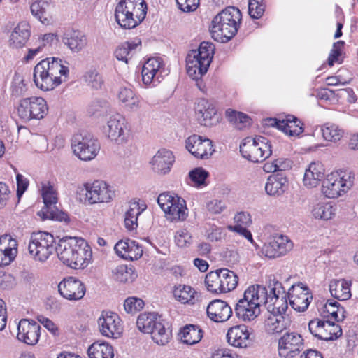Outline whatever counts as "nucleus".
Returning a JSON list of instances; mask_svg holds the SVG:
<instances>
[{
  "instance_id": "nucleus-1",
  "label": "nucleus",
  "mask_w": 358,
  "mask_h": 358,
  "mask_svg": "<svg viewBox=\"0 0 358 358\" xmlns=\"http://www.w3.org/2000/svg\"><path fill=\"white\" fill-rule=\"evenodd\" d=\"M59 259L74 269H83L91 262L92 250L82 238L66 236L60 239L57 246Z\"/></svg>"
},
{
  "instance_id": "nucleus-2",
  "label": "nucleus",
  "mask_w": 358,
  "mask_h": 358,
  "mask_svg": "<svg viewBox=\"0 0 358 358\" xmlns=\"http://www.w3.org/2000/svg\"><path fill=\"white\" fill-rule=\"evenodd\" d=\"M69 73L66 61L56 57L46 58L35 66L34 82L41 90L49 91L67 81Z\"/></svg>"
},
{
  "instance_id": "nucleus-3",
  "label": "nucleus",
  "mask_w": 358,
  "mask_h": 358,
  "mask_svg": "<svg viewBox=\"0 0 358 358\" xmlns=\"http://www.w3.org/2000/svg\"><path fill=\"white\" fill-rule=\"evenodd\" d=\"M241 17L239 9L234 6L222 10L212 20L210 27L212 38L217 42H228L236 34Z\"/></svg>"
},
{
  "instance_id": "nucleus-4",
  "label": "nucleus",
  "mask_w": 358,
  "mask_h": 358,
  "mask_svg": "<svg viewBox=\"0 0 358 358\" xmlns=\"http://www.w3.org/2000/svg\"><path fill=\"white\" fill-rule=\"evenodd\" d=\"M265 296L266 287L257 284L248 287L235 306L236 317L245 322L255 320L261 313Z\"/></svg>"
},
{
  "instance_id": "nucleus-5",
  "label": "nucleus",
  "mask_w": 358,
  "mask_h": 358,
  "mask_svg": "<svg viewBox=\"0 0 358 358\" xmlns=\"http://www.w3.org/2000/svg\"><path fill=\"white\" fill-rule=\"evenodd\" d=\"M215 46L212 43L203 41L201 43L198 50H192L186 57L187 73L190 78L196 81L199 88H201L199 78L205 74L210 64Z\"/></svg>"
},
{
  "instance_id": "nucleus-6",
  "label": "nucleus",
  "mask_w": 358,
  "mask_h": 358,
  "mask_svg": "<svg viewBox=\"0 0 358 358\" xmlns=\"http://www.w3.org/2000/svg\"><path fill=\"white\" fill-rule=\"evenodd\" d=\"M268 287L270 289L269 293L266 288V296L264 302L267 310L274 316H282L288 308V303L284 287L275 275H270L268 277Z\"/></svg>"
},
{
  "instance_id": "nucleus-7",
  "label": "nucleus",
  "mask_w": 358,
  "mask_h": 358,
  "mask_svg": "<svg viewBox=\"0 0 358 358\" xmlns=\"http://www.w3.org/2000/svg\"><path fill=\"white\" fill-rule=\"evenodd\" d=\"M354 176L350 171L339 170L328 174L322 182V192L330 199L345 194L353 185Z\"/></svg>"
},
{
  "instance_id": "nucleus-8",
  "label": "nucleus",
  "mask_w": 358,
  "mask_h": 358,
  "mask_svg": "<svg viewBox=\"0 0 358 358\" xmlns=\"http://www.w3.org/2000/svg\"><path fill=\"white\" fill-rule=\"evenodd\" d=\"M270 141L264 136L247 137L240 145L242 156L252 162H262L272 154Z\"/></svg>"
},
{
  "instance_id": "nucleus-9",
  "label": "nucleus",
  "mask_w": 358,
  "mask_h": 358,
  "mask_svg": "<svg viewBox=\"0 0 358 358\" xmlns=\"http://www.w3.org/2000/svg\"><path fill=\"white\" fill-rule=\"evenodd\" d=\"M28 249L36 261L44 262L55 251L57 252L55 238L45 231L34 232L31 236Z\"/></svg>"
},
{
  "instance_id": "nucleus-10",
  "label": "nucleus",
  "mask_w": 358,
  "mask_h": 358,
  "mask_svg": "<svg viewBox=\"0 0 358 358\" xmlns=\"http://www.w3.org/2000/svg\"><path fill=\"white\" fill-rule=\"evenodd\" d=\"M80 192L83 195V199L80 198V200L90 205L109 203L115 196L113 187L103 180L87 182Z\"/></svg>"
},
{
  "instance_id": "nucleus-11",
  "label": "nucleus",
  "mask_w": 358,
  "mask_h": 358,
  "mask_svg": "<svg viewBox=\"0 0 358 358\" xmlns=\"http://www.w3.org/2000/svg\"><path fill=\"white\" fill-rule=\"evenodd\" d=\"M41 192L44 207L38 212V215L43 220L68 221V215L62 210H59L55 206L57 202V192L54 186L49 182H44L42 184Z\"/></svg>"
},
{
  "instance_id": "nucleus-12",
  "label": "nucleus",
  "mask_w": 358,
  "mask_h": 358,
  "mask_svg": "<svg viewBox=\"0 0 358 358\" xmlns=\"http://www.w3.org/2000/svg\"><path fill=\"white\" fill-rule=\"evenodd\" d=\"M19 117L24 122L31 120H41L48 113L45 100L39 96L22 99L17 108Z\"/></svg>"
},
{
  "instance_id": "nucleus-13",
  "label": "nucleus",
  "mask_w": 358,
  "mask_h": 358,
  "mask_svg": "<svg viewBox=\"0 0 358 358\" xmlns=\"http://www.w3.org/2000/svg\"><path fill=\"white\" fill-rule=\"evenodd\" d=\"M157 203L166 214V218L172 222L184 221L188 215L185 201L178 196H171L167 193L160 194Z\"/></svg>"
},
{
  "instance_id": "nucleus-14",
  "label": "nucleus",
  "mask_w": 358,
  "mask_h": 358,
  "mask_svg": "<svg viewBox=\"0 0 358 358\" xmlns=\"http://www.w3.org/2000/svg\"><path fill=\"white\" fill-rule=\"evenodd\" d=\"M73 153L81 160L90 161L98 154L100 145L96 139L88 134H76L71 138Z\"/></svg>"
},
{
  "instance_id": "nucleus-15",
  "label": "nucleus",
  "mask_w": 358,
  "mask_h": 358,
  "mask_svg": "<svg viewBox=\"0 0 358 358\" xmlns=\"http://www.w3.org/2000/svg\"><path fill=\"white\" fill-rule=\"evenodd\" d=\"M103 131L108 138L117 145H123L128 141L127 122L120 113L113 114L108 117Z\"/></svg>"
},
{
  "instance_id": "nucleus-16",
  "label": "nucleus",
  "mask_w": 358,
  "mask_h": 358,
  "mask_svg": "<svg viewBox=\"0 0 358 358\" xmlns=\"http://www.w3.org/2000/svg\"><path fill=\"white\" fill-rule=\"evenodd\" d=\"M303 346V338L300 334L287 331L278 339V355L281 358H294L299 355Z\"/></svg>"
},
{
  "instance_id": "nucleus-17",
  "label": "nucleus",
  "mask_w": 358,
  "mask_h": 358,
  "mask_svg": "<svg viewBox=\"0 0 358 358\" xmlns=\"http://www.w3.org/2000/svg\"><path fill=\"white\" fill-rule=\"evenodd\" d=\"M308 329L315 337L324 341L335 340L342 335L341 327L329 320H312L308 323Z\"/></svg>"
},
{
  "instance_id": "nucleus-18",
  "label": "nucleus",
  "mask_w": 358,
  "mask_h": 358,
  "mask_svg": "<svg viewBox=\"0 0 358 358\" xmlns=\"http://www.w3.org/2000/svg\"><path fill=\"white\" fill-rule=\"evenodd\" d=\"M292 241L282 234H275L268 238L262 252L266 257L275 259L286 255L293 248Z\"/></svg>"
},
{
  "instance_id": "nucleus-19",
  "label": "nucleus",
  "mask_w": 358,
  "mask_h": 358,
  "mask_svg": "<svg viewBox=\"0 0 358 358\" xmlns=\"http://www.w3.org/2000/svg\"><path fill=\"white\" fill-rule=\"evenodd\" d=\"M268 127H277L289 136H296L303 131L301 122L292 115H286L280 118H267L264 120Z\"/></svg>"
},
{
  "instance_id": "nucleus-20",
  "label": "nucleus",
  "mask_w": 358,
  "mask_h": 358,
  "mask_svg": "<svg viewBox=\"0 0 358 358\" xmlns=\"http://www.w3.org/2000/svg\"><path fill=\"white\" fill-rule=\"evenodd\" d=\"M287 296L291 306L298 312H303L309 306L313 296L308 287L303 283L293 285L288 290Z\"/></svg>"
},
{
  "instance_id": "nucleus-21",
  "label": "nucleus",
  "mask_w": 358,
  "mask_h": 358,
  "mask_svg": "<svg viewBox=\"0 0 358 358\" xmlns=\"http://www.w3.org/2000/svg\"><path fill=\"white\" fill-rule=\"evenodd\" d=\"M195 112L200 123L204 126L211 127L220 120L216 107L213 101L206 99H199L195 105Z\"/></svg>"
},
{
  "instance_id": "nucleus-22",
  "label": "nucleus",
  "mask_w": 358,
  "mask_h": 358,
  "mask_svg": "<svg viewBox=\"0 0 358 358\" xmlns=\"http://www.w3.org/2000/svg\"><path fill=\"white\" fill-rule=\"evenodd\" d=\"M98 325L101 334L108 338H117L122 331L121 320L113 312H102L98 320Z\"/></svg>"
},
{
  "instance_id": "nucleus-23",
  "label": "nucleus",
  "mask_w": 358,
  "mask_h": 358,
  "mask_svg": "<svg viewBox=\"0 0 358 358\" xmlns=\"http://www.w3.org/2000/svg\"><path fill=\"white\" fill-rule=\"evenodd\" d=\"M185 147L192 155L199 159H207L214 152L211 140L196 134L187 138Z\"/></svg>"
},
{
  "instance_id": "nucleus-24",
  "label": "nucleus",
  "mask_w": 358,
  "mask_h": 358,
  "mask_svg": "<svg viewBox=\"0 0 358 358\" xmlns=\"http://www.w3.org/2000/svg\"><path fill=\"white\" fill-rule=\"evenodd\" d=\"M58 291L63 298L69 301H78L84 296L86 288L80 280L69 277L59 282Z\"/></svg>"
},
{
  "instance_id": "nucleus-25",
  "label": "nucleus",
  "mask_w": 358,
  "mask_h": 358,
  "mask_svg": "<svg viewBox=\"0 0 358 358\" xmlns=\"http://www.w3.org/2000/svg\"><path fill=\"white\" fill-rule=\"evenodd\" d=\"M40 325L34 320L22 319L17 326V338L27 345H36L40 337Z\"/></svg>"
},
{
  "instance_id": "nucleus-26",
  "label": "nucleus",
  "mask_w": 358,
  "mask_h": 358,
  "mask_svg": "<svg viewBox=\"0 0 358 358\" xmlns=\"http://www.w3.org/2000/svg\"><path fill=\"white\" fill-rule=\"evenodd\" d=\"M164 68L163 60L159 57L148 59L143 64L141 71L142 81L146 86L159 82V75Z\"/></svg>"
},
{
  "instance_id": "nucleus-27",
  "label": "nucleus",
  "mask_w": 358,
  "mask_h": 358,
  "mask_svg": "<svg viewBox=\"0 0 358 358\" xmlns=\"http://www.w3.org/2000/svg\"><path fill=\"white\" fill-rule=\"evenodd\" d=\"M175 162V157L171 150L160 149L152 157L150 164L154 172L159 175L169 173Z\"/></svg>"
},
{
  "instance_id": "nucleus-28",
  "label": "nucleus",
  "mask_w": 358,
  "mask_h": 358,
  "mask_svg": "<svg viewBox=\"0 0 358 358\" xmlns=\"http://www.w3.org/2000/svg\"><path fill=\"white\" fill-rule=\"evenodd\" d=\"M114 250L117 255L124 259L134 260L139 259L143 255V249L138 242L131 239L119 241Z\"/></svg>"
},
{
  "instance_id": "nucleus-29",
  "label": "nucleus",
  "mask_w": 358,
  "mask_h": 358,
  "mask_svg": "<svg viewBox=\"0 0 358 358\" xmlns=\"http://www.w3.org/2000/svg\"><path fill=\"white\" fill-rule=\"evenodd\" d=\"M208 317L213 322H224L232 315L231 308L224 301L213 300L206 308Z\"/></svg>"
},
{
  "instance_id": "nucleus-30",
  "label": "nucleus",
  "mask_w": 358,
  "mask_h": 358,
  "mask_svg": "<svg viewBox=\"0 0 358 358\" xmlns=\"http://www.w3.org/2000/svg\"><path fill=\"white\" fill-rule=\"evenodd\" d=\"M250 333L247 326L238 324L231 327L227 332L228 343L236 348H246L250 345Z\"/></svg>"
},
{
  "instance_id": "nucleus-31",
  "label": "nucleus",
  "mask_w": 358,
  "mask_h": 358,
  "mask_svg": "<svg viewBox=\"0 0 358 358\" xmlns=\"http://www.w3.org/2000/svg\"><path fill=\"white\" fill-rule=\"evenodd\" d=\"M123 0H121L116 6L115 10V17L117 23L123 29H131L139 25L142 21L136 19L134 15L131 14L128 8L126 7Z\"/></svg>"
},
{
  "instance_id": "nucleus-32",
  "label": "nucleus",
  "mask_w": 358,
  "mask_h": 358,
  "mask_svg": "<svg viewBox=\"0 0 358 358\" xmlns=\"http://www.w3.org/2000/svg\"><path fill=\"white\" fill-rule=\"evenodd\" d=\"M324 169L320 162H312L306 169L303 176V185L308 188L317 187L324 178Z\"/></svg>"
},
{
  "instance_id": "nucleus-33",
  "label": "nucleus",
  "mask_w": 358,
  "mask_h": 358,
  "mask_svg": "<svg viewBox=\"0 0 358 358\" xmlns=\"http://www.w3.org/2000/svg\"><path fill=\"white\" fill-rule=\"evenodd\" d=\"M287 188V178L282 173L270 176L265 185L267 194L273 196L282 195Z\"/></svg>"
},
{
  "instance_id": "nucleus-34",
  "label": "nucleus",
  "mask_w": 358,
  "mask_h": 358,
  "mask_svg": "<svg viewBox=\"0 0 358 358\" xmlns=\"http://www.w3.org/2000/svg\"><path fill=\"white\" fill-rule=\"evenodd\" d=\"M62 41L71 52L76 53L80 52L87 45V36L80 31H72L64 34Z\"/></svg>"
},
{
  "instance_id": "nucleus-35",
  "label": "nucleus",
  "mask_w": 358,
  "mask_h": 358,
  "mask_svg": "<svg viewBox=\"0 0 358 358\" xmlns=\"http://www.w3.org/2000/svg\"><path fill=\"white\" fill-rule=\"evenodd\" d=\"M141 45V41L139 39L124 42L116 48L114 55L117 60L128 64L129 60L136 52L137 49Z\"/></svg>"
},
{
  "instance_id": "nucleus-36",
  "label": "nucleus",
  "mask_w": 358,
  "mask_h": 358,
  "mask_svg": "<svg viewBox=\"0 0 358 358\" xmlns=\"http://www.w3.org/2000/svg\"><path fill=\"white\" fill-rule=\"evenodd\" d=\"M351 282L345 279L331 280L329 291L333 297L340 301H345L351 297Z\"/></svg>"
},
{
  "instance_id": "nucleus-37",
  "label": "nucleus",
  "mask_w": 358,
  "mask_h": 358,
  "mask_svg": "<svg viewBox=\"0 0 358 358\" xmlns=\"http://www.w3.org/2000/svg\"><path fill=\"white\" fill-rule=\"evenodd\" d=\"M117 97L119 102L127 110H136L140 108L139 98L130 88L120 87L117 94Z\"/></svg>"
},
{
  "instance_id": "nucleus-38",
  "label": "nucleus",
  "mask_w": 358,
  "mask_h": 358,
  "mask_svg": "<svg viewBox=\"0 0 358 358\" xmlns=\"http://www.w3.org/2000/svg\"><path fill=\"white\" fill-rule=\"evenodd\" d=\"M31 14L43 24H49L51 19V5L45 1L38 0L30 6Z\"/></svg>"
},
{
  "instance_id": "nucleus-39",
  "label": "nucleus",
  "mask_w": 358,
  "mask_h": 358,
  "mask_svg": "<svg viewBox=\"0 0 358 358\" xmlns=\"http://www.w3.org/2000/svg\"><path fill=\"white\" fill-rule=\"evenodd\" d=\"M90 358H113L114 352L112 345L105 341L94 342L87 350Z\"/></svg>"
},
{
  "instance_id": "nucleus-40",
  "label": "nucleus",
  "mask_w": 358,
  "mask_h": 358,
  "mask_svg": "<svg viewBox=\"0 0 358 358\" xmlns=\"http://www.w3.org/2000/svg\"><path fill=\"white\" fill-rule=\"evenodd\" d=\"M29 36L30 32L27 25L20 24L12 31L9 39V45L14 48H20L26 44Z\"/></svg>"
},
{
  "instance_id": "nucleus-41",
  "label": "nucleus",
  "mask_w": 358,
  "mask_h": 358,
  "mask_svg": "<svg viewBox=\"0 0 358 358\" xmlns=\"http://www.w3.org/2000/svg\"><path fill=\"white\" fill-rule=\"evenodd\" d=\"M173 296L176 300L184 304L194 305L197 301V292L187 285H178L173 289Z\"/></svg>"
},
{
  "instance_id": "nucleus-42",
  "label": "nucleus",
  "mask_w": 358,
  "mask_h": 358,
  "mask_svg": "<svg viewBox=\"0 0 358 358\" xmlns=\"http://www.w3.org/2000/svg\"><path fill=\"white\" fill-rule=\"evenodd\" d=\"M143 210L141 209L138 202L131 201L124 215V226L129 231H132L138 227V217Z\"/></svg>"
},
{
  "instance_id": "nucleus-43",
  "label": "nucleus",
  "mask_w": 358,
  "mask_h": 358,
  "mask_svg": "<svg viewBox=\"0 0 358 358\" xmlns=\"http://www.w3.org/2000/svg\"><path fill=\"white\" fill-rule=\"evenodd\" d=\"M180 340L187 345H194L199 342L203 336L202 330L196 325H186L180 333Z\"/></svg>"
},
{
  "instance_id": "nucleus-44",
  "label": "nucleus",
  "mask_w": 358,
  "mask_h": 358,
  "mask_svg": "<svg viewBox=\"0 0 358 358\" xmlns=\"http://www.w3.org/2000/svg\"><path fill=\"white\" fill-rule=\"evenodd\" d=\"M160 320L155 313H144L138 317L136 325L141 332L150 334Z\"/></svg>"
},
{
  "instance_id": "nucleus-45",
  "label": "nucleus",
  "mask_w": 358,
  "mask_h": 358,
  "mask_svg": "<svg viewBox=\"0 0 358 358\" xmlns=\"http://www.w3.org/2000/svg\"><path fill=\"white\" fill-rule=\"evenodd\" d=\"M320 131L324 141L337 143L344 135V131L335 124L326 123L321 126Z\"/></svg>"
},
{
  "instance_id": "nucleus-46",
  "label": "nucleus",
  "mask_w": 358,
  "mask_h": 358,
  "mask_svg": "<svg viewBox=\"0 0 358 358\" xmlns=\"http://www.w3.org/2000/svg\"><path fill=\"white\" fill-rule=\"evenodd\" d=\"M152 340L158 345H166L171 336V331L165 327L163 320L161 319L156 324L153 331L150 333Z\"/></svg>"
},
{
  "instance_id": "nucleus-47",
  "label": "nucleus",
  "mask_w": 358,
  "mask_h": 358,
  "mask_svg": "<svg viewBox=\"0 0 358 358\" xmlns=\"http://www.w3.org/2000/svg\"><path fill=\"white\" fill-rule=\"evenodd\" d=\"M312 214L315 219L329 220L335 215V208L330 203L320 202L313 206Z\"/></svg>"
},
{
  "instance_id": "nucleus-48",
  "label": "nucleus",
  "mask_w": 358,
  "mask_h": 358,
  "mask_svg": "<svg viewBox=\"0 0 358 358\" xmlns=\"http://www.w3.org/2000/svg\"><path fill=\"white\" fill-rule=\"evenodd\" d=\"M320 311V315L324 318L331 317L338 321V313L342 314V320L345 317L344 313L345 311L343 307L339 306L337 301L328 300Z\"/></svg>"
},
{
  "instance_id": "nucleus-49",
  "label": "nucleus",
  "mask_w": 358,
  "mask_h": 358,
  "mask_svg": "<svg viewBox=\"0 0 358 358\" xmlns=\"http://www.w3.org/2000/svg\"><path fill=\"white\" fill-rule=\"evenodd\" d=\"M127 3V8L131 14L138 18L142 22L145 18L147 14V3L145 0H123Z\"/></svg>"
},
{
  "instance_id": "nucleus-50",
  "label": "nucleus",
  "mask_w": 358,
  "mask_h": 358,
  "mask_svg": "<svg viewBox=\"0 0 358 358\" xmlns=\"http://www.w3.org/2000/svg\"><path fill=\"white\" fill-rule=\"evenodd\" d=\"M222 281V293H227L234 289L238 284V276L227 268L220 271Z\"/></svg>"
},
{
  "instance_id": "nucleus-51",
  "label": "nucleus",
  "mask_w": 358,
  "mask_h": 358,
  "mask_svg": "<svg viewBox=\"0 0 358 358\" xmlns=\"http://www.w3.org/2000/svg\"><path fill=\"white\" fill-rule=\"evenodd\" d=\"M226 116L229 121L238 129H243L248 127L251 122L250 118L241 112L229 109L226 111Z\"/></svg>"
},
{
  "instance_id": "nucleus-52",
  "label": "nucleus",
  "mask_w": 358,
  "mask_h": 358,
  "mask_svg": "<svg viewBox=\"0 0 358 358\" xmlns=\"http://www.w3.org/2000/svg\"><path fill=\"white\" fill-rule=\"evenodd\" d=\"M220 269L208 273L205 278L207 289L212 293H222V281Z\"/></svg>"
},
{
  "instance_id": "nucleus-53",
  "label": "nucleus",
  "mask_w": 358,
  "mask_h": 358,
  "mask_svg": "<svg viewBox=\"0 0 358 358\" xmlns=\"http://www.w3.org/2000/svg\"><path fill=\"white\" fill-rule=\"evenodd\" d=\"M113 278L120 282H131L136 278V274L131 268L125 265H120L112 271Z\"/></svg>"
},
{
  "instance_id": "nucleus-54",
  "label": "nucleus",
  "mask_w": 358,
  "mask_h": 358,
  "mask_svg": "<svg viewBox=\"0 0 358 358\" xmlns=\"http://www.w3.org/2000/svg\"><path fill=\"white\" fill-rule=\"evenodd\" d=\"M27 87L23 76L15 73L11 85V94L13 96L19 97L25 94Z\"/></svg>"
},
{
  "instance_id": "nucleus-55",
  "label": "nucleus",
  "mask_w": 358,
  "mask_h": 358,
  "mask_svg": "<svg viewBox=\"0 0 358 358\" xmlns=\"http://www.w3.org/2000/svg\"><path fill=\"white\" fill-rule=\"evenodd\" d=\"M208 171L201 167L196 168L189 173V178L192 181V185L196 187L206 186V180L208 176Z\"/></svg>"
},
{
  "instance_id": "nucleus-56",
  "label": "nucleus",
  "mask_w": 358,
  "mask_h": 358,
  "mask_svg": "<svg viewBox=\"0 0 358 358\" xmlns=\"http://www.w3.org/2000/svg\"><path fill=\"white\" fill-rule=\"evenodd\" d=\"M287 327V323L282 316L279 318L274 316L268 318L266 324V331L269 334H278L282 332Z\"/></svg>"
},
{
  "instance_id": "nucleus-57",
  "label": "nucleus",
  "mask_w": 358,
  "mask_h": 358,
  "mask_svg": "<svg viewBox=\"0 0 358 358\" xmlns=\"http://www.w3.org/2000/svg\"><path fill=\"white\" fill-rule=\"evenodd\" d=\"M84 78L87 85L95 90L101 89L104 83L101 75L95 69L87 71Z\"/></svg>"
},
{
  "instance_id": "nucleus-58",
  "label": "nucleus",
  "mask_w": 358,
  "mask_h": 358,
  "mask_svg": "<svg viewBox=\"0 0 358 358\" xmlns=\"http://www.w3.org/2000/svg\"><path fill=\"white\" fill-rule=\"evenodd\" d=\"M265 6L263 4V0H249L248 13L253 19L260 18L264 12Z\"/></svg>"
},
{
  "instance_id": "nucleus-59",
  "label": "nucleus",
  "mask_w": 358,
  "mask_h": 358,
  "mask_svg": "<svg viewBox=\"0 0 358 358\" xmlns=\"http://www.w3.org/2000/svg\"><path fill=\"white\" fill-rule=\"evenodd\" d=\"M235 225H228L227 229L230 227L247 229L252 223V219L250 213L244 211L236 213L234 217Z\"/></svg>"
},
{
  "instance_id": "nucleus-60",
  "label": "nucleus",
  "mask_w": 358,
  "mask_h": 358,
  "mask_svg": "<svg viewBox=\"0 0 358 358\" xmlns=\"http://www.w3.org/2000/svg\"><path fill=\"white\" fill-rule=\"evenodd\" d=\"M144 302L142 299L136 297H129L124 303V308L127 313H136L143 309Z\"/></svg>"
},
{
  "instance_id": "nucleus-61",
  "label": "nucleus",
  "mask_w": 358,
  "mask_h": 358,
  "mask_svg": "<svg viewBox=\"0 0 358 358\" xmlns=\"http://www.w3.org/2000/svg\"><path fill=\"white\" fill-rule=\"evenodd\" d=\"M17 243L15 239L9 235H4L0 237V250L2 251L8 250L12 252L13 257L17 253Z\"/></svg>"
},
{
  "instance_id": "nucleus-62",
  "label": "nucleus",
  "mask_w": 358,
  "mask_h": 358,
  "mask_svg": "<svg viewBox=\"0 0 358 358\" xmlns=\"http://www.w3.org/2000/svg\"><path fill=\"white\" fill-rule=\"evenodd\" d=\"M108 108V102L106 100L96 99L88 106L87 112L90 115H100Z\"/></svg>"
},
{
  "instance_id": "nucleus-63",
  "label": "nucleus",
  "mask_w": 358,
  "mask_h": 358,
  "mask_svg": "<svg viewBox=\"0 0 358 358\" xmlns=\"http://www.w3.org/2000/svg\"><path fill=\"white\" fill-rule=\"evenodd\" d=\"M175 241L178 247H187L192 241V235L186 229H180L176 234Z\"/></svg>"
},
{
  "instance_id": "nucleus-64",
  "label": "nucleus",
  "mask_w": 358,
  "mask_h": 358,
  "mask_svg": "<svg viewBox=\"0 0 358 358\" xmlns=\"http://www.w3.org/2000/svg\"><path fill=\"white\" fill-rule=\"evenodd\" d=\"M221 257L228 266L236 264L239 262V255L237 250L233 248H225L222 252Z\"/></svg>"
}]
</instances>
